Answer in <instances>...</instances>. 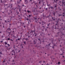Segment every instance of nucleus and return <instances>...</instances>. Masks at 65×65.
<instances>
[{
	"label": "nucleus",
	"mask_w": 65,
	"mask_h": 65,
	"mask_svg": "<svg viewBox=\"0 0 65 65\" xmlns=\"http://www.w3.org/2000/svg\"><path fill=\"white\" fill-rule=\"evenodd\" d=\"M7 44V45H8V46H10V45H9V44Z\"/></svg>",
	"instance_id": "obj_27"
},
{
	"label": "nucleus",
	"mask_w": 65,
	"mask_h": 65,
	"mask_svg": "<svg viewBox=\"0 0 65 65\" xmlns=\"http://www.w3.org/2000/svg\"><path fill=\"white\" fill-rule=\"evenodd\" d=\"M7 30H11V29H10V28L9 27L8 29H7Z\"/></svg>",
	"instance_id": "obj_15"
},
{
	"label": "nucleus",
	"mask_w": 65,
	"mask_h": 65,
	"mask_svg": "<svg viewBox=\"0 0 65 65\" xmlns=\"http://www.w3.org/2000/svg\"><path fill=\"white\" fill-rule=\"evenodd\" d=\"M0 20H2V19H0Z\"/></svg>",
	"instance_id": "obj_63"
},
{
	"label": "nucleus",
	"mask_w": 65,
	"mask_h": 65,
	"mask_svg": "<svg viewBox=\"0 0 65 65\" xmlns=\"http://www.w3.org/2000/svg\"><path fill=\"white\" fill-rule=\"evenodd\" d=\"M33 32H35V30H31V32H30V33H32L33 34Z\"/></svg>",
	"instance_id": "obj_4"
},
{
	"label": "nucleus",
	"mask_w": 65,
	"mask_h": 65,
	"mask_svg": "<svg viewBox=\"0 0 65 65\" xmlns=\"http://www.w3.org/2000/svg\"><path fill=\"white\" fill-rule=\"evenodd\" d=\"M25 4H28V0H25Z\"/></svg>",
	"instance_id": "obj_2"
},
{
	"label": "nucleus",
	"mask_w": 65,
	"mask_h": 65,
	"mask_svg": "<svg viewBox=\"0 0 65 65\" xmlns=\"http://www.w3.org/2000/svg\"><path fill=\"white\" fill-rule=\"evenodd\" d=\"M52 19L53 20V21H55V19H53V17H52Z\"/></svg>",
	"instance_id": "obj_19"
},
{
	"label": "nucleus",
	"mask_w": 65,
	"mask_h": 65,
	"mask_svg": "<svg viewBox=\"0 0 65 65\" xmlns=\"http://www.w3.org/2000/svg\"><path fill=\"white\" fill-rule=\"evenodd\" d=\"M20 40V38H18V40Z\"/></svg>",
	"instance_id": "obj_28"
},
{
	"label": "nucleus",
	"mask_w": 65,
	"mask_h": 65,
	"mask_svg": "<svg viewBox=\"0 0 65 65\" xmlns=\"http://www.w3.org/2000/svg\"><path fill=\"white\" fill-rule=\"evenodd\" d=\"M63 55V54H60V55L61 56V55Z\"/></svg>",
	"instance_id": "obj_52"
},
{
	"label": "nucleus",
	"mask_w": 65,
	"mask_h": 65,
	"mask_svg": "<svg viewBox=\"0 0 65 65\" xmlns=\"http://www.w3.org/2000/svg\"><path fill=\"white\" fill-rule=\"evenodd\" d=\"M56 12H54L53 13V14L54 15V16H55V14H56Z\"/></svg>",
	"instance_id": "obj_7"
},
{
	"label": "nucleus",
	"mask_w": 65,
	"mask_h": 65,
	"mask_svg": "<svg viewBox=\"0 0 65 65\" xmlns=\"http://www.w3.org/2000/svg\"><path fill=\"white\" fill-rule=\"evenodd\" d=\"M30 1H32V0H30Z\"/></svg>",
	"instance_id": "obj_59"
},
{
	"label": "nucleus",
	"mask_w": 65,
	"mask_h": 65,
	"mask_svg": "<svg viewBox=\"0 0 65 65\" xmlns=\"http://www.w3.org/2000/svg\"><path fill=\"white\" fill-rule=\"evenodd\" d=\"M34 34H35V36H36V35H38V34H36L35 33V32H34Z\"/></svg>",
	"instance_id": "obj_10"
},
{
	"label": "nucleus",
	"mask_w": 65,
	"mask_h": 65,
	"mask_svg": "<svg viewBox=\"0 0 65 65\" xmlns=\"http://www.w3.org/2000/svg\"><path fill=\"white\" fill-rule=\"evenodd\" d=\"M11 40L12 41H13V40L11 39Z\"/></svg>",
	"instance_id": "obj_45"
},
{
	"label": "nucleus",
	"mask_w": 65,
	"mask_h": 65,
	"mask_svg": "<svg viewBox=\"0 0 65 65\" xmlns=\"http://www.w3.org/2000/svg\"><path fill=\"white\" fill-rule=\"evenodd\" d=\"M19 11H21V9L20 8Z\"/></svg>",
	"instance_id": "obj_44"
},
{
	"label": "nucleus",
	"mask_w": 65,
	"mask_h": 65,
	"mask_svg": "<svg viewBox=\"0 0 65 65\" xmlns=\"http://www.w3.org/2000/svg\"><path fill=\"white\" fill-rule=\"evenodd\" d=\"M62 15H61L60 14H59V16L60 17V16H61Z\"/></svg>",
	"instance_id": "obj_25"
},
{
	"label": "nucleus",
	"mask_w": 65,
	"mask_h": 65,
	"mask_svg": "<svg viewBox=\"0 0 65 65\" xmlns=\"http://www.w3.org/2000/svg\"><path fill=\"white\" fill-rule=\"evenodd\" d=\"M38 40L40 41V39L38 38Z\"/></svg>",
	"instance_id": "obj_42"
},
{
	"label": "nucleus",
	"mask_w": 65,
	"mask_h": 65,
	"mask_svg": "<svg viewBox=\"0 0 65 65\" xmlns=\"http://www.w3.org/2000/svg\"><path fill=\"white\" fill-rule=\"evenodd\" d=\"M52 48H54V46H53V47H52Z\"/></svg>",
	"instance_id": "obj_48"
},
{
	"label": "nucleus",
	"mask_w": 65,
	"mask_h": 65,
	"mask_svg": "<svg viewBox=\"0 0 65 65\" xmlns=\"http://www.w3.org/2000/svg\"><path fill=\"white\" fill-rule=\"evenodd\" d=\"M43 63H45V62L44 61H43Z\"/></svg>",
	"instance_id": "obj_36"
},
{
	"label": "nucleus",
	"mask_w": 65,
	"mask_h": 65,
	"mask_svg": "<svg viewBox=\"0 0 65 65\" xmlns=\"http://www.w3.org/2000/svg\"><path fill=\"white\" fill-rule=\"evenodd\" d=\"M34 20L35 21V20H37V18H35V17H34Z\"/></svg>",
	"instance_id": "obj_11"
},
{
	"label": "nucleus",
	"mask_w": 65,
	"mask_h": 65,
	"mask_svg": "<svg viewBox=\"0 0 65 65\" xmlns=\"http://www.w3.org/2000/svg\"><path fill=\"white\" fill-rule=\"evenodd\" d=\"M57 4H56V5L54 6V7H57Z\"/></svg>",
	"instance_id": "obj_17"
},
{
	"label": "nucleus",
	"mask_w": 65,
	"mask_h": 65,
	"mask_svg": "<svg viewBox=\"0 0 65 65\" xmlns=\"http://www.w3.org/2000/svg\"><path fill=\"white\" fill-rule=\"evenodd\" d=\"M0 1H1V3H3V2H2V0H0Z\"/></svg>",
	"instance_id": "obj_30"
},
{
	"label": "nucleus",
	"mask_w": 65,
	"mask_h": 65,
	"mask_svg": "<svg viewBox=\"0 0 65 65\" xmlns=\"http://www.w3.org/2000/svg\"><path fill=\"white\" fill-rule=\"evenodd\" d=\"M58 1V0H56V2H57Z\"/></svg>",
	"instance_id": "obj_41"
},
{
	"label": "nucleus",
	"mask_w": 65,
	"mask_h": 65,
	"mask_svg": "<svg viewBox=\"0 0 65 65\" xmlns=\"http://www.w3.org/2000/svg\"><path fill=\"white\" fill-rule=\"evenodd\" d=\"M18 52L19 53V52H20V51H19Z\"/></svg>",
	"instance_id": "obj_55"
},
{
	"label": "nucleus",
	"mask_w": 65,
	"mask_h": 65,
	"mask_svg": "<svg viewBox=\"0 0 65 65\" xmlns=\"http://www.w3.org/2000/svg\"><path fill=\"white\" fill-rule=\"evenodd\" d=\"M24 44H26V41L24 42Z\"/></svg>",
	"instance_id": "obj_23"
},
{
	"label": "nucleus",
	"mask_w": 65,
	"mask_h": 65,
	"mask_svg": "<svg viewBox=\"0 0 65 65\" xmlns=\"http://www.w3.org/2000/svg\"><path fill=\"white\" fill-rule=\"evenodd\" d=\"M49 24H48L47 25V26H48V27H50V26H49Z\"/></svg>",
	"instance_id": "obj_40"
},
{
	"label": "nucleus",
	"mask_w": 65,
	"mask_h": 65,
	"mask_svg": "<svg viewBox=\"0 0 65 65\" xmlns=\"http://www.w3.org/2000/svg\"><path fill=\"white\" fill-rule=\"evenodd\" d=\"M9 25H11V24H10Z\"/></svg>",
	"instance_id": "obj_62"
},
{
	"label": "nucleus",
	"mask_w": 65,
	"mask_h": 65,
	"mask_svg": "<svg viewBox=\"0 0 65 65\" xmlns=\"http://www.w3.org/2000/svg\"><path fill=\"white\" fill-rule=\"evenodd\" d=\"M58 65H59V64H60V62H58Z\"/></svg>",
	"instance_id": "obj_18"
},
{
	"label": "nucleus",
	"mask_w": 65,
	"mask_h": 65,
	"mask_svg": "<svg viewBox=\"0 0 65 65\" xmlns=\"http://www.w3.org/2000/svg\"><path fill=\"white\" fill-rule=\"evenodd\" d=\"M49 16H48H48L46 18H49Z\"/></svg>",
	"instance_id": "obj_43"
},
{
	"label": "nucleus",
	"mask_w": 65,
	"mask_h": 65,
	"mask_svg": "<svg viewBox=\"0 0 65 65\" xmlns=\"http://www.w3.org/2000/svg\"><path fill=\"white\" fill-rule=\"evenodd\" d=\"M28 38L25 39V40H28Z\"/></svg>",
	"instance_id": "obj_35"
},
{
	"label": "nucleus",
	"mask_w": 65,
	"mask_h": 65,
	"mask_svg": "<svg viewBox=\"0 0 65 65\" xmlns=\"http://www.w3.org/2000/svg\"><path fill=\"white\" fill-rule=\"evenodd\" d=\"M39 23L40 24H41V23H40V22Z\"/></svg>",
	"instance_id": "obj_56"
},
{
	"label": "nucleus",
	"mask_w": 65,
	"mask_h": 65,
	"mask_svg": "<svg viewBox=\"0 0 65 65\" xmlns=\"http://www.w3.org/2000/svg\"><path fill=\"white\" fill-rule=\"evenodd\" d=\"M31 15H29V16H27V17H29V18H30V17H31Z\"/></svg>",
	"instance_id": "obj_16"
},
{
	"label": "nucleus",
	"mask_w": 65,
	"mask_h": 65,
	"mask_svg": "<svg viewBox=\"0 0 65 65\" xmlns=\"http://www.w3.org/2000/svg\"><path fill=\"white\" fill-rule=\"evenodd\" d=\"M13 37H14V38H15V37H15V36H14V35L13 36Z\"/></svg>",
	"instance_id": "obj_20"
},
{
	"label": "nucleus",
	"mask_w": 65,
	"mask_h": 65,
	"mask_svg": "<svg viewBox=\"0 0 65 65\" xmlns=\"http://www.w3.org/2000/svg\"><path fill=\"white\" fill-rule=\"evenodd\" d=\"M27 12H28V13H30H30L31 12L30 11H29V10H28L27 11Z\"/></svg>",
	"instance_id": "obj_13"
},
{
	"label": "nucleus",
	"mask_w": 65,
	"mask_h": 65,
	"mask_svg": "<svg viewBox=\"0 0 65 65\" xmlns=\"http://www.w3.org/2000/svg\"><path fill=\"white\" fill-rule=\"evenodd\" d=\"M1 43H2V42H3V41H1Z\"/></svg>",
	"instance_id": "obj_46"
},
{
	"label": "nucleus",
	"mask_w": 65,
	"mask_h": 65,
	"mask_svg": "<svg viewBox=\"0 0 65 65\" xmlns=\"http://www.w3.org/2000/svg\"><path fill=\"white\" fill-rule=\"evenodd\" d=\"M4 43H5V45H6V44H7V42H5Z\"/></svg>",
	"instance_id": "obj_12"
},
{
	"label": "nucleus",
	"mask_w": 65,
	"mask_h": 65,
	"mask_svg": "<svg viewBox=\"0 0 65 65\" xmlns=\"http://www.w3.org/2000/svg\"><path fill=\"white\" fill-rule=\"evenodd\" d=\"M42 42H44V39H42Z\"/></svg>",
	"instance_id": "obj_14"
},
{
	"label": "nucleus",
	"mask_w": 65,
	"mask_h": 65,
	"mask_svg": "<svg viewBox=\"0 0 65 65\" xmlns=\"http://www.w3.org/2000/svg\"><path fill=\"white\" fill-rule=\"evenodd\" d=\"M44 27H45L44 26H42V28H44Z\"/></svg>",
	"instance_id": "obj_26"
},
{
	"label": "nucleus",
	"mask_w": 65,
	"mask_h": 65,
	"mask_svg": "<svg viewBox=\"0 0 65 65\" xmlns=\"http://www.w3.org/2000/svg\"><path fill=\"white\" fill-rule=\"evenodd\" d=\"M41 9V8H40V9Z\"/></svg>",
	"instance_id": "obj_64"
},
{
	"label": "nucleus",
	"mask_w": 65,
	"mask_h": 65,
	"mask_svg": "<svg viewBox=\"0 0 65 65\" xmlns=\"http://www.w3.org/2000/svg\"><path fill=\"white\" fill-rule=\"evenodd\" d=\"M35 21L36 23H38V20L37 19H36L35 20Z\"/></svg>",
	"instance_id": "obj_6"
},
{
	"label": "nucleus",
	"mask_w": 65,
	"mask_h": 65,
	"mask_svg": "<svg viewBox=\"0 0 65 65\" xmlns=\"http://www.w3.org/2000/svg\"><path fill=\"white\" fill-rule=\"evenodd\" d=\"M46 65H48V63H47V64H46Z\"/></svg>",
	"instance_id": "obj_58"
},
{
	"label": "nucleus",
	"mask_w": 65,
	"mask_h": 65,
	"mask_svg": "<svg viewBox=\"0 0 65 65\" xmlns=\"http://www.w3.org/2000/svg\"><path fill=\"white\" fill-rule=\"evenodd\" d=\"M50 8H51V9H53V7H50Z\"/></svg>",
	"instance_id": "obj_24"
},
{
	"label": "nucleus",
	"mask_w": 65,
	"mask_h": 65,
	"mask_svg": "<svg viewBox=\"0 0 65 65\" xmlns=\"http://www.w3.org/2000/svg\"><path fill=\"white\" fill-rule=\"evenodd\" d=\"M63 17H65V14L64 15H63Z\"/></svg>",
	"instance_id": "obj_31"
},
{
	"label": "nucleus",
	"mask_w": 65,
	"mask_h": 65,
	"mask_svg": "<svg viewBox=\"0 0 65 65\" xmlns=\"http://www.w3.org/2000/svg\"><path fill=\"white\" fill-rule=\"evenodd\" d=\"M54 2H56V1H55V0H54Z\"/></svg>",
	"instance_id": "obj_50"
},
{
	"label": "nucleus",
	"mask_w": 65,
	"mask_h": 65,
	"mask_svg": "<svg viewBox=\"0 0 65 65\" xmlns=\"http://www.w3.org/2000/svg\"><path fill=\"white\" fill-rule=\"evenodd\" d=\"M56 25H58V24L57 23L55 24V29H58V28H57Z\"/></svg>",
	"instance_id": "obj_5"
},
{
	"label": "nucleus",
	"mask_w": 65,
	"mask_h": 65,
	"mask_svg": "<svg viewBox=\"0 0 65 65\" xmlns=\"http://www.w3.org/2000/svg\"><path fill=\"white\" fill-rule=\"evenodd\" d=\"M43 17H44V18H45V16L44 15H43Z\"/></svg>",
	"instance_id": "obj_32"
},
{
	"label": "nucleus",
	"mask_w": 65,
	"mask_h": 65,
	"mask_svg": "<svg viewBox=\"0 0 65 65\" xmlns=\"http://www.w3.org/2000/svg\"><path fill=\"white\" fill-rule=\"evenodd\" d=\"M20 1L21 2V1H22V0H20Z\"/></svg>",
	"instance_id": "obj_53"
},
{
	"label": "nucleus",
	"mask_w": 65,
	"mask_h": 65,
	"mask_svg": "<svg viewBox=\"0 0 65 65\" xmlns=\"http://www.w3.org/2000/svg\"><path fill=\"white\" fill-rule=\"evenodd\" d=\"M42 62V61H40L39 62V63H40H40H41Z\"/></svg>",
	"instance_id": "obj_22"
},
{
	"label": "nucleus",
	"mask_w": 65,
	"mask_h": 65,
	"mask_svg": "<svg viewBox=\"0 0 65 65\" xmlns=\"http://www.w3.org/2000/svg\"><path fill=\"white\" fill-rule=\"evenodd\" d=\"M18 39H16V41L17 42V41H18Z\"/></svg>",
	"instance_id": "obj_33"
},
{
	"label": "nucleus",
	"mask_w": 65,
	"mask_h": 65,
	"mask_svg": "<svg viewBox=\"0 0 65 65\" xmlns=\"http://www.w3.org/2000/svg\"><path fill=\"white\" fill-rule=\"evenodd\" d=\"M0 54H2V52H0Z\"/></svg>",
	"instance_id": "obj_49"
},
{
	"label": "nucleus",
	"mask_w": 65,
	"mask_h": 65,
	"mask_svg": "<svg viewBox=\"0 0 65 65\" xmlns=\"http://www.w3.org/2000/svg\"><path fill=\"white\" fill-rule=\"evenodd\" d=\"M2 33L1 31L0 32V33Z\"/></svg>",
	"instance_id": "obj_61"
},
{
	"label": "nucleus",
	"mask_w": 65,
	"mask_h": 65,
	"mask_svg": "<svg viewBox=\"0 0 65 65\" xmlns=\"http://www.w3.org/2000/svg\"><path fill=\"white\" fill-rule=\"evenodd\" d=\"M22 24H23L22 25H24V23H23Z\"/></svg>",
	"instance_id": "obj_60"
},
{
	"label": "nucleus",
	"mask_w": 65,
	"mask_h": 65,
	"mask_svg": "<svg viewBox=\"0 0 65 65\" xmlns=\"http://www.w3.org/2000/svg\"><path fill=\"white\" fill-rule=\"evenodd\" d=\"M36 41H37V40H34L33 41L34 44H36Z\"/></svg>",
	"instance_id": "obj_3"
},
{
	"label": "nucleus",
	"mask_w": 65,
	"mask_h": 65,
	"mask_svg": "<svg viewBox=\"0 0 65 65\" xmlns=\"http://www.w3.org/2000/svg\"><path fill=\"white\" fill-rule=\"evenodd\" d=\"M5 23H6L7 21H6V20H5Z\"/></svg>",
	"instance_id": "obj_39"
},
{
	"label": "nucleus",
	"mask_w": 65,
	"mask_h": 65,
	"mask_svg": "<svg viewBox=\"0 0 65 65\" xmlns=\"http://www.w3.org/2000/svg\"><path fill=\"white\" fill-rule=\"evenodd\" d=\"M37 4V3H36L35 4H36V5Z\"/></svg>",
	"instance_id": "obj_47"
},
{
	"label": "nucleus",
	"mask_w": 65,
	"mask_h": 65,
	"mask_svg": "<svg viewBox=\"0 0 65 65\" xmlns=\"http://www.w3.org/2000/svg\"><path fill=\"white\" fill-rule=\"evenodd\" d=\"M17 4H20V1H19L17 0Z\"/></svg>",
	"instance_id": "obj_9"
},
{
	"label": "nucleus",
	"mask_w": 65,
	"mask_h": 65,
	"mask_svg": "<svg viewBox=\"0 0 65 65\" xmlns=\"http://www.w3.org/2000/svg\"><path fill=\"white\" fill-rule=\"evenodd\" d=\"M14 50H12V52H13L14 53V55H15V52H14Z\"/></svg>",
	"instance_id": "obj_8"
},
{
	"label": "nucleus",
	"mask_w": 65,
	"mask_h": 65,
	"mask_svg": "<svg viewBox=\"0 0 65 65\" xmlns=\"http://www.w3.org/2000/svg\"><path fill=\"white\" fill-rule=\"evenodd\" d=\"M50 44H51V43H50V44H48V45H50Z\"/></svg>",
	"instance_id": "obj_51"
},
{
	"label": "nucleus",
	"mask_w": 65,
	"mask_h": 65,
	"mask_svg": "<svg viewBox=\"0 0 65 65\" xmlns=\"http://www.w3.org/2000/svg\"><path fill=\"white\" fill-rule=\"evenodd\" d=\"M2 38L4 37V36H2Z\"/></svg>",
	"instance_id": "obj_38"
},
{
	"label": "nucleus",
	"mask_w": 65,
	"mask_h": 65,
	"mask_svg": "<svg viewBox=\"0 0 65 65\" xmlns=\"http://www.w3.org/2000/svg\"><path fill=\"white\" fill-rule=\"evenodd\" d=\"M7 40H10V38H8L7 39Z\"/></svg>",
	"instance_id": "obj_21"
},
{
	"label": "nucleus",
	"mask_w": 65,
	"mask_h": 65,
	"mask_svg": "<svg viewBox=\"0 0 65 65\" xmlns=\"http://www.w3.org/2000/svg\"><path fill=\"white\" fill-rule=\"evenodd\" d=\"M8 33H9V34H10V33H11V32H8Z\"/></svg>",
	"instance_id": "obj_29"
},
{
	"label": "nucleus",
	"mask_w": 65,
	"mask_h": 65,
	"mask_svg": "<svg viewBox=\"0 0 65 65\" xmlns=\"http://www.w3.org/2000/svg\"><path fill=\"white\" fill-rule=\"evenodd\" d=\"M62 6H63V5H64V6L65 7V2H64V1H62Z\"/></svg>",
	"instance_id": "obj_1"
},
{
	"label": "nucleus",
	"mask_w": 65,
	"mask_h": 65,
	"mask_svg": "<svg viewBox=\"0 0 65 65\" xmlns=\"http://www.w3.org/2000/svg\"><path fill=\"white\" fill-rule=\"evenodd\" d=\"M26 20H27V21H28V20H29L28 19H27Z\"/></svg>",
	"instance_id": "obj_54"
},
{
	"label": "nucleus",
	"mask_w": 65,
	"mask_h": 65,
	"mask_svg": "<svg viewBox=\"0 0 65 65\" xmlns=\"http://www.w3.org/2000/svg\"><path fill=\"white\" fill-rule=\"evenodd\" d=\"M4 62H5V61L4 60V61H3V63H4Z\"/></svg>",
	"instance_id": "obj_34"
},
{
	"label": "nucleus",
	"mask_w": 65,
	"mask_h": 65,
	"mask_svg": "<svg viewBox=\"0 0 65 65\" xmlns=\"http://www.w3.org/2000/svg\"><path fill=\"white\" fill-rule=\"evenodd\" d=\"M45 9L46 10H47V8H46Z\"/></svg>",
	"instance_id": "obj_37"
},
{
	"label": "nucleus",
	"mask_w": 65,
	"mask_h": 65,
	"mask_svg": "<svg viewBox=\"0 0 65 65\" xmlns=\"http://www.w3.org/2000/svg\"><path fill=\"white\" fill-rule=\"evenodd\" d=\"M57 28H58V25H57Z\"/></svg>",
	"instance_id": "obj_57"
}]
</instances>
